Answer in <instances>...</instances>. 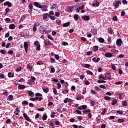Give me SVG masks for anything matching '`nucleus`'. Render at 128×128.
<instances>
[{
	"label": "nucleus",
	"instance_id": "5",
	"mask_svg": "<svg viewBox=\"0 0 128 128\" xmlns=\"http://www.w3.org/2000/svg\"><path fill=\"white\" fill-rule=\"evenodd\" d=\"M104 76L106 80H112V74H110V72H109L105 74Z\"/></svg>",
	"mask_w": 128,
	"mask_h": 128
},
{
	"label": "nucleus",
	"instance_id": "15",
	"mask_svg": "<svg viewBox=\"0 0 128 128\" xmlns=\"http://www.w3.org/2000/svg\"><path fill=\"white\" fill-rule=\"evenodd\" d=\"M34 4L36 6V8H42V6L38 2H34Z\"/></svg>",
	"mask_w": 128,
	"mask_h": 128
},
{
	"label": "nucleus",
	"instance_id": "39",
	"mask_svg": "<svg viewBox=\"0 0 128 128\" xmlns=\"http://www.w3.org/2000/svg\"><path fill=\"white\" fill-rule=\"evenodd\" d=\"M28 8L31 10H32L33 6H32V4H30L28 6Z\"/></svg>",
	"mask_w": 128,
	"mask_h": 128
},
{
	"label": "nucleus",
	"instance_id": "57",
	"mask_svg": "<svg viewBox=\"0 0 128 128\" xmlns=\"http://www.w3.org/2000/svg\"><path fill=\"white\" fill-rule=\"evenodd\" d=\"M10 8H6L5 10L6 14H8V12H10Z\"/></svg>",
	"mask_w": 128,
	"mask_h": 128
},
{
	"label": "nucleus",
	"instance_id": "41",
	"mask_svg": "<svg viewBox=\"0 0 128 128\" xmlns=\"http://www.w3.org/2000/svg\"><path fill=\"white\" fill-rule=\"evenodd\" d=\"M104 99L105 100H110V97L108 96H105L104 97Z\"/></svg>",
	"mask_w": 128,
	"mask_h": 128
},
{
	"label": "nucleus",
	"instance_id": "58",
	"mask_svg": "<svg viewBox=\"0 0 128 128\" xmlns=\"http://www.w3.org/2000/svg\"><path fill=\"white\" fill-rule=\"evenodd\" d=\"M122 84V81H119L115 82V84Z\"/></svg>",
	"mask_w": 128,
	"mask_h": 128
},
{
	"label": "nucleus",
	"instance_id": "33",
	"mask_svg": "<svg viewBox=\"0 0 128 128\" xmlns=\"http://www.w3.org/2000/svg\"><path fill=\"white\" fill-rule=\"evenodd\" d=\"M98 78H99V80H102H102H106V77L105 76L104 77L102 75H100V76H98Z\"/></svg>",
	"mask_w": 128,
	"mask_h": 128
},
{
	"label": "nucleus",
	"instance_id": "29",
	"mask_svg": "<svg viewBox=\"0 0 128 128\" xmlns=\"http://www.w3.org/2000/svg\"><path fill=\"white\" fill-rule=\"evenodd\" d=\"M126 100H124V101L122 102V104L123 106H128V104H126Z\"/></svg>",
	"mask_w": 128,
	"mask_h": 128
},
{
	"label": "nucleus",
	"instance_id": "18",
	"mask_svg": "<svg viewBox=\"0 0 128 128\" xmlns=\"http://www.w3.org/2000/svg\"><path fill=\"white\" fill-rule=\"evenodd\" d=\"M4 6H8V8H10L12 6V4L10 2H6L4 4Z\"/></svg>",
	"mask_w": 128,
	"mask_h": 128
},
{
	"label": "nucleus",
	"instance_id": "54",
	"mask_svg": "<svg viewBox=\"0 0 128 128\" xmlns=\"http://www.w3.org/2000/svg\"><path fill=\"white\" fill-rule=\"evenodd\" d=\"M76 114H82V112H80V110H76Z\"/></svg>",
	"mask_w": 128,
	"mask_h": 128
},
{
	"label": "nucleus",
	"instance_id": "48",
	"mask_svg": "<svg viewBox=\"0 0 128 128\" xmlns=\"http://www.w3.org/2000/svg\"><path fill=\"white\" fill-rule=\"evenodd\" d=\"M32 80H31V82H34V80H36V78L34 76H32L31 78H30Z\"/></svg>",
	"mask_w": 128,
	"mask_h": 128
},
{
	"label": "nucleus",
	"instance_id": "64",
	"mask_svg": "<svg viewBox=\"0 0 128 128\" xmlns=\"http://www.w3.org/2000/svg\"><path fill=\"white\" fill-rule=\"evenodd\" d=\"M90 112V110H86L83 111L84 114H86V112Z\"/></svg>",
	"mask_w": 128,
	"mask_h": 128
},
{
	"label": "nucleus",
	"instance_id": "10",
	"mask_svg": "<svg viewBox=\"0 0 128 128\" xmlns=\"http://www.w3.org/2000/svg\"><path fill=\"white\" fill-rule=\"evenodd\" d=\"M104 56H105L106 58H112V56H114V55L112 54L110 52L106 53Z\"/></svg>",
	"mask_w": 128,
	"mask_h": 128
},
{
	"label": "nucleus",
	"instance_id": "30",
	"mask_svg": "<svg viewBox=\"0 0 128 128\" xmlns=\"http://www.w3.org/2000/svg\"><path fill=\"white\" fill-rule=\"evenodd\" d=\"M111 52L113 54H118V50H115V49H112Z\"/></svg>",
	"mask_w": 128,
	"mask_h": 128
},
{
	"label": "nucleus",
	"instance_id": "47",
	"mask_svg": "<svg viewBox=\"0 0 128 128\" xmlns=\"http://www.w3.org/2000/svg\"><path fill=\"white\" fill-rule=\"evenodd\" d=\"M42 118L43 120H46V118H48V116L46 115L43 116Z\"/></svg>",
	"mask_w": 128,
	"mask_h": 128
},
{
	"label": "nucleus",
	"instance_id": "14",
	"mask_svg": "<svg viewBox=\"0 0 128 128\" xmlns=\"http://www.w3.org/2000/svg\"><path fill=\"white\" fill-rule=\"evenodd\" d=\"M86 108H88V106H86V105H82L78 107V110H86Z\"/></svg>",
	"mask_w": 128,
	"mask_h": 128
},
{
	"label": "nucleus",
	"instance_id": "43",
	"mask_svg": "<svg viewBox=\"0 0 128 128\" xmlns=\"http://www.w3.org/2000/svg\"><path fill=\"white\" fill-rule=\"evenodd\" d=\"M8 74V78H14V74H12L10 72H9Z\"/></svg>",
	"mask_w": 128,
	"mask_h": 128
},
{
	"label": "nucleus",
	"instance_id": "4",
	"mask_svg": "<svg viewBox=\"0 0 128 128\" xmlns=\"http://www.w3.org/2000/svg\"><path fill=\"white\" fill-rule=\"evenodd\" d=\"M40 24L38 22H36L34 24V26H33V32H36V30H38L36 27L40 26Z\"/></svg>",
	"mask_w": 128,
	"mask_h": 128
},
{
	"label": "nucleus",
	"instance_id": "32",
	"mask_svg": "<svg viewBox=\"0 0 128 128\" xmlns=\"http://www.w3.org/2000/svg\"><path fill=\"white\" fill-rule=\"evenodd\" d=\"M98 40L100 42H104V40L102 38H99L98 39Z\"/></svg>",
	"mask_w": 128,
	"mask_h": 128
},
{
	"label": "nucleus",
	"instance_id": "11",
	"mask_svg": "<svg viewBox=\"0 0 128 128\" xmlns=\"http://www.w3.org/2000/svg\"><path fill=\"white\" fill-rule=\"evenodd\" d=\"M82 18L84 20H86V21L90 20V16H82Z\"/></svg>",
	"mask_w": 128,
	"mask_h": 128
},
{
	"label": "nucleus",
	"instance_id": "49",
	"mask_svg": "<svg viewBox=\"0 0 128 128\" xmlns=\"http://www.w3.org/2000/svg\"><path fill=\"white\" fill-rule=\"evenodd\" d=\"M53 92L54 94H58V90H56V88H53Z\"/></svg>",
	"mask_w": 128,
	"mask_h": 128
},
{
	"label": "nucleus",
	"instance_id": "45",
	"mask_svg": "<svg viewBox=\"0 0 128 128\" xmlns=\"http://www.w3.org/2000/svg\"><path fill=\"white\" fill-rule=\"evenodd\" d=\"M49 18L50 19L52 20H56V16H49Z\"/></svg>",
	"mask_w": 128,
	"mask_h": 128
},
{
	"label": "nucleus",
	"instance_id": "22",
	"mask_svg": "<svg viewBox=\"0 0 128 128\" xmlns=\"http://www.w3.org/2000/svg\"><path fill=\"white\" fill-rule=\"evenodd\" d=\"M9 28L10 30H14L16 28V25L14 24H11L9 26Z\"/></svg>",
	"mask_w": 128,
	"mask_h": 128
},
{
	"label": "nucleus",
	"instance_id": "20",
	"mask_svg": "<svg viewBox=\"0 0 128 128\" xmlns=\"http://www.w3.org/2000/svg\"><path fill=\"white\" fill-rule=\"evenodd\" d=\"M26 16L24 15L22 16L20 19V22L26 20Z\"/></svg>",
	"mask_w": 128,
	"mask_h": 128
},
{
	"label": "nucleus",
	"instance_id": "13",
	"mask_svg": "<svg viewBox=\"0 0 128 128\" xmlns=\"http://www.w3.org/2000/svg\"><path fill=\"white\" fill-rule=\"evenodd\" d=\"M23 116L25 120H28V122H30V118H28V114H26L24 113L23 114Z\"/></svg>",
	"mask_w": 128,
	"mask_h": 128
},
{
	"label": "nucleus",
	"instance_id": "36",
	"mask_svg": "<svg viewBox=\"0 0 128 128\" xmlns=\"http://www.w3.org/2000/svg\"><path fill=\"white\" fill-rule=\"evenodd\" d=\"M86 74H89L90 76H92L94 74V73H92V72L90 70L86 71Z\"/></svg>",
	"mask_w": 128,
	"mask_h": 128
},
{
	"label": "nucleus",
	"instance_id": "61",
	"mask_svg": "<svg viewBox=\"0 0 128 128\" xmlns=\"http://www.w3.org/2000/svg\"><path fill=\"white\" fill-rule=\"evenodd\" d=\"M54 58H55L56 60H60V56H58V54H56L54 56Z\"/></svg>",
	"mask_w": 128,
	"mask_h": 128
},
{
	"label": "nucleus",
	"instance_id": "31",
	"mask_svg": "<svg viewBox=\"0 0 128 128\" xmlns=\"http://www.w3.org/2000/svg\"><path fill=\"white\" fill-rule=\"evenodd\" d=\"M98 84H106V82L104 80H98Z\"/></svg>",
	"mask_w": 128,
	"mask_h": 128
},
{
	"label": "nucleus",
	"instance_id": "50",
	"mask_svg": "<svg viewBox=\"0 0 128 128\" xmlns=\"http://www.w3.org/2000/svg\"><path fill=\"white\" fill-rule=\"evenodd\" d=\"M38 100L40 101L42 100V97H36L35 98V100Z\"/></svg>",
	"mask_w": 128,
	"mask_h": 128
},
{
	"label": "nucleus",
	"instance_id": "7",
	"mask_svg": "<svg viewBox=\"0 0 128 128\" xmlns=\"http://www.w3.org/2000/svg\"><path fill=\"white\" fill-rule=\"evenodd\" d=\"M122 39L118 38L116 41V44L118 46H122Z\"/></svg>",
	"mask_w": 128,
	"mask_h": 128
},
{
	"label": "nucleus",
	"instance_id": "35",
	"mask_svg": "<svg viewBox=\"0 0 128 128\" xmlns=\"http://www.w3.org/2000/svg\"><path fill=\"white\" fill-rule=\"evenodd\" d=\"M54 16V11H52V10H51L49 12L48 16Z\"/></svg>",
	"mask_w": 128,
	"mask_h": 128
},
{
	"label": "nucleus",
	"instance_id": "56",
	"mask_svg": "<svg viewBox=\"0 0 128 128\" xmlns=\"http://www.w3.org/2000/svg\"><path fill=\"white\" fill-rule=\"evenodd\" d=\"M37 110H38V112H44V108H38Z\"/></svg>",
	"mask_w": 128,
	"mask_h": 128
},
{
	"label": "nucleus",
	"instance_id": "34",
	"mask_svg": "<svg viewBox=\"0 0 128 128\" xmlns=\"http://www.w3.org/2000/svg\"><path fill=\"white\" fill-rule=\"evenodd\" d=\"M74 20H78V15L76 14L74 16Z\"/></svg>",
	"mask_w": 128,
	"mask_h": 128
},
{
	"label": "nucleus",
	"instance_id": "46",
	"mask_svg": "<svg viewBox=\"0 0 128 128\" xmlns=\"http://www.w3.org/2000/svg\"><path fill=\"white\" fill-rule=\"evenodd\" d=\"M60 15V12H55L56 16L58 17Z\"/></svg>",
	"mask_w": 128,
	"mask_h": 128
},
{
	"label": "nucleus",
	"instance_id": "53",
	"mask_svg": "<svg viewBox=\"0 0 128 128\" xmlns=\"http://www.w3.org/2000/svg\"><path fill=\"white\" fill-rule=\"evenodd\" d=\"M118 122H120V123L124 122V120L122 119V118H119V119H118Z\"/></svg>",
	"mask_w": 128,
	"mask_h": 128
},
{
	"label": "nucleus",
	"instance_id": "25",
	"mask_svg": "<svg viewBox=\"0 0 128 128\" xmlns=\"http://www.w3.org/2000/svg\"><path fill=\"white\" fill-rule=\"evenodd\" d=\"M108 34H112V32H114L112 31V28H108Z\"/></svg>",
	"mask_w": 128,
	"mask_h": 128
},
{
	"label": "nucleus",
	"instance_id": "12",
	"mask_svg": "<svg viewBox=\"0 0 128 128\" xmlns=\"http://www.w3.org/2000/svg\"><path fill=\"white\" fill-rule=\"evenodd\" d=\"M42 90L46 94H48V92H50V88H48V86H45L42 88Z\"/></svg>",
	"mask_w": 128,
	"mask_h": 128
},
{
	"label": "nucleus",
	"instance_id": "26",
	"mask_svg": "<svg viewBox=\"0 0 128 128\" xmlns=\"http://www.w3.org/2000/svg\"><path fill=\"white\" fill-rule=\"evenodd\" d=\"M18 88L20 90H24V88H26V86L20 84L18 85Z\"/></svg>",
	"mask_w": 128,
	"mask_h": 128
},
{
	"label": "nucleus",
	"instance_id": "8",
	"mask_svg": "<svg viewBox=\"0 0 128 128\" xmlns=\"http://www.w3.org/2000/svg\"><path fill=\"white\" fill-rule=\"evenodd\" d=\"M48 6L46 4H44L42 6L41 8L42 12H48Z\"/></svg>",
	"mask_w": 128,
	"mask_h": 128
},
{
	"label": "nucleus",
	"instance_id": "44",
	"mask_svg": "<svg viewBox=\"0 0 128 128\" xmlns=\"http://www.w3.org/2000/svg\"><path fill=\"white\" fill-rule=\"evenodd\" d=\"M84 66L86 68H90V65L89 64H84Z\"/></svg>",
	"mask_w": 128,
	"mask_h": 128
},
{
	"label": "nucleus",
	"instance_id": "27",
	"mask_svg": "<svg viewBox=\"0 0 128 128\" xmlns=\"http://www.w3.org/2000/svg\"><path fill=\"white\" fill-rule=\"evenodd\" d=\"M48 13L43 14H42L43 20H46V18H48Z\"/></svg>",
	"mask_w": 128,
	"mask_h": 128
},
{
	"label": "nucleus",
	"instance_id": "3",
	"mask_svg": "<svg viewBox=\"0 0 128 128\" xmlns=\"http://www.w3.org/2000/svg\"><path fill=\"white\" fill-rule=\"evenodd\" d=\"M120 4H122V2L120 0L114 1L113 2V6H114V9L116 10L118 8Z\"/></svg>",
	"mask_w": 128,
	"mask_h": 128
},
{
	"label": "nucleus",
	"instance_id": "28",
	"mask_svg": "<svg viewBox=\"0 0 128 128\" xmlns=\"http://www.w3.org/2000/svg\"><path fill=\"white\" fill-rule=\"evenodd\" d=\"M14 100V96L12 95H9L8 98V100Z\"/></svg>",
	"mask_w": 128,
	"mask_h": 128
},
{
	"label": "nucleus",
	"instance_id": "38",
	"mask_svg": "<svg viewBox=\"0 0 128 128\" xmlns=\"http://www.w3.org/2000/svg\"><path fill=\"white\" fill-rule=\"evenodd\" d=\"M94 104H96V101L92 100L90 101L91 106H94Z\"/></svg>",
	"mask_w": 128,
	"mask_h": 128
},
{
	"label": "nucleus",
	"instance_id": "51",
	"mask_svg": "<svg viewBox=\"0 0 128 128\" xmlns=\"http://www.w3.org/2000/svg\"><path fill=\"white\" fill-rule=\"evenodd\" d=\"M36 64L38 66H42V64H44V62L42 61L38 62Z\"/></svg>",
	"mask_w": 128,
	"mask_h": 128
},
{
	"label": "nucleus",
	"instance_id": "40",
	"mask_svg": "<svg viewBox=\"0 0 128 128\" xmlns=\"http://www.w3.org/2000/svg\"><path fill=\"white\" fill-rule=\"evenodd\" d=\"M56 24H57L60 26V24H62V21L60 20H56Z\"/></svg>",
	"mask_w": 128,
	"mask_h": 128
},
{
	"label": "nucleus",
	"instance_id": "16",
	"mask_svg": "<svg viewBox=\"0 0 128 128\" xmlns=\"http://www.w3.org/2000/svg\"><path fill=\"white\" fill-rule=\"evenodd\" d=\"M50 8L52 10H58V6L56 4H54L52 6H51Z\"/></svg>",
	"mask_w": 128,
	"mask_h": 128
},
{
	"label": "nucleus",
	"instance_id": "52",
	"mask_svg": "<svg viewBox=\"0 0 128 128\" xmlns=\"http://www.w3.org/2000/svg\"><path fill=\"white\" fill-rule=\"evenodd\" d=\"M106 108H104V109L103 111L101 113V114L104 116V114H106Z\"/></svg>",
	"mask_w": 128,
	"mask_h": 128
},
{
	"label": "nucleus",
	"instance_id": "2",
	"mask_svg": "<svg viewBox=\"0 0 128 128\" xmlns=\"http://www.w3.org/2000/svg\"><path fill=\"white\" fill-rule=\"evenodd\" d=\"M34 45L36 46V50H40V44L38 40H36L34 43Z\"/></svg>",
	"mask_w": 128,
	"mask_h": 128
},
{
	"label": "nucleus",
	"instance_id": "37",
	"mask_svg": "<svg viewBox=\"0 0 128 128\" xmlns=\"http://www.w3.org/2000/svg\"><path fill=\"white\" fill-rule=\"evenodd\" d=\"M94 52H98V46H94Z\"/></svg>",
	"mask_w": 128,
	"mask_h": 128
},
{
	"label": "nucleus",
	"instance_id": "59",
	"mask_svg": "<svg viewBox=\"0 0 128 128\" xmlns=\"http://www.w3.org/2000/svg\"><path fill=\"white\" fill-rule=\"evenodd\" d=\"M54 114H56V113H54V112L51 113L50 118H54V116H55Z\"/></svg>",
	"mask_w": 128,
	"mask_h": 128
},
{
	"label": "nucleus",
	"instance_id": "63",
	"mask_svg": "<svg viewBox=\"0 0 128 128\" xmlns=\"http://www.w3.org/2000/svg\"><path fill=\"white\" fill-rule=\"evenodd\" d=\"M112 20L114 22H116V20H118V17L117 16H114L113 18H112Z\"/></svg>",
	"mask_w": 128,
	"mask_h": 128
},
{
	"label": "nucleus",
	"instance_id": "60",
	"mask_svg": "<svg viewBox=\"0 0 128 128\" xmlns=\"http://www.w3.org/2000/svg\"><path fill=\"white\" fill-rule=\"evenodd\" d=\"M92 54V51H88L86 52V55L87 56H90V54Z\"/></svg>",
	"mask_w": 128,
	"mask_h": 128
},
{
	"label": "nucleus",
	"instance_id": "21",
	"mask_svg": "<svg viewBox=\"0 0 128 128\" xmlns=\"http://www.w3.org/2000/svg\"><path fill=\"white\" fill-rule=\"evenodd\" d=\"M118 104V100H116V99H114L112 100L111 104L112 106H115V104Z\"/></svg>",
	"mask_w": 128,
	"mask_h": 128
},
{
	"label": "nucleus",
	"instance_id": "1",
	"mask_svg": "<svg viewBox=\"0 0 128 128\" xmlns=\"http://www.w3.org/2000/svg\"><path fill=\"white\" fill-rule=\"evenodd\" d=\"M38 30L40 34H44V32H46L48 30V28H46L44 25H42L40 26Z\"/></svg>",
	"mask_w": 128,
	"mask_h": 128
},
{
	"label": "nucleus",
	"instance_id": "24",
	"mask_svg": "<svg viewBox=\"0 0 128 128\" xmlns=\"http://www.w3.org/2000/svg\"><path fill=\"white\" fill-rule=\"evenodd\" d=\"M27 68H28L30 72H32V66L28 64H27Z\"/></svg>",
	"mask_w": 128,
	"mask_h": 128
},
{
	"label": "nucleus",
	"instance_id": "55",
	"mask_svg": "<svg viewBox=\"0 0 128 128\" xmlns=\"http://www.w3.org/2000/svg\"><path fill=\"white\" fill-rule=\"evenodd\" d=\"M116 112L119 114H122L123 112L122 110H118Z\"/></svg>",
	"mask_w": 128,
	"mask_h": 128
},
{
	"label": "nucleus",
	"instance_id": "23",
	"mask_svg": "<svg viewBox=\"0 0 128 128\" xmlns=\"http://www.w3.org/2000/svg\"><path fill=\"white\" fill-rule=\"evenodd\" d=\"M70 22L64 23V24H63V28H68V26H70Z\"/></svg>",
	"mask_w": 128,
	"mask_h": 128
},
{
	"label": "nucleus",
	"instance_id": "62",
	"mask_svg": "<svg viewBox=\"0 0 128 128\" xmlns=\"http://www.w3.org/2000/svg\"><path fill=\"white\" fill-rule=\"evenodd\" d=\"M22 104H26V106H28V101L26 100H24V101Z\"/></svg>",
	"mask_w": 128,
	"mask_h": 128
},
{
	"label": "nucleus",
	"instance_id": "42",
	"mask_svg": "<svg viewBox=\"0 0 128 128\" xmlns=\"http://www.w3.org/2000/svg\"><path fill=\"white\" fill-rule=\"evenodd\" d=\"M36 96H40V98H42V94L40 93H36L35 94Z\"/></svg>",
	"mask_w": 128,
	"mask_h": 128
},
{
	"label": "nucleus",
	"instance_id": "6",
	"mask_svg": "<svg viewBox=\"0 0 128 128\" xmlns=\"http://www.w3.org/2000/svg\"><path fill=\"white\" fill-rule=\"evenodd\" d=\"M24 48L25 50V52L26 53H28V42H25L24 43Z\"/></svg>",
	"mask_w": 128,
	"mask_h": 128
},
{
	"label": "nucleus",
	"instance_id": "9",
	"mask_svg": "<svg viewBox=\"0 0 128 128\" xmlns=\"http://www.w3.org/2000/svg\"><path fill=\"white\" fill-rule=\"evenodd\" d=\"M44 43L45 44L46 46H52V44L48 39L44 40Z\"/></svg>",
	"mask_w": 128,
	"mask_h": 128
},
{
	"label": "nucleus",
	"instance_id": "17",
	"mask_svg": "<svg viewBox=\"0 0 128 128\" xmlns=\"http://www.w3.org/2000/svg\"><path fill=\"white\" fill-rule=\"evenodd\" d=\"M74 10V6H69L68 8V12H72Z\"/></svg>",
	"mask_w": 128,
	"mask_h": 128
},
{
	"label": "nucleus",
	"instance_id": "19",
	"mask_svg": "<svg viewBox=\"0 0 128 128\" xmlns=\"http://www.w3.org/2000/svg\"><path fill=\"white\" fill-rule=\"evenodd\" d=\"M28 92L30 96H34V92H32V90H29Z\"/></svg>",
	"mask_w": 128,
	"mask_h": 128
}]
</instances>
